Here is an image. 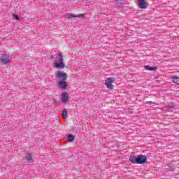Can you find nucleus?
I'll use <instances>...</instances> for the list:
<instances>
[{"instance_id": "f257e3e1", "label": "nucleus", "mask_w": 179, "mask_h": 179, "mask_svg": "<svg viewBox=\"0 0 179 179\" xmlns=\"http://www.w3.org/2000/svg\"><path fill=\"white\" fill-rule=\"evenodd\" d=\"M57 57H56V59H58L59 62H55V66L57 69H62L65 68V64H64V58L62 57V53L59 52L57 54Z\"/></svg>"}, {"instance_id": "f03ea898", "label": "nucleus", "mask_w": 179, "mask_h": 179, "mask_svg": "<svg viewBox=\"0 0 179 179\" xmlns=\"http://www.w3.org/2000/svg\"><path fill=\"white\" fill-rule=\"evenodd\" d=\"M115 82V78L114 77H110L108 78L106 81H105V85L107 87V89H109V90H113L114 89V83Z\"/></svg>"}, {"instance_id": "7ed1b4c3", "label": "nucleus", "mask_w": 179, "mask_h": 179, "mask_svg": "<svg viewBox=\"0 0 179 179\" xmlns=\"http://www.w3.org/2000/svg\"><path fill=\"white\" fill-rule=\"evenodd\" d=\"M10 57L6 54H3L0 57V63L1 65H6L10 64Z\"/></svg>"}, {"instance_id": "20e7f679", "label": "nucleus", "mask_w": 179, "mask_h": 179, "mask_svg": "<svg viewBox=\"0 0 179 179\" xmlns=\"http://www.w3.org/2000/svg\"><path fill=\"white\" fill-rule=\"evenodd\" d=\"M148 162L146 156L141 155L137 156V164H145Z\"/></svg>"}, {"instance_id": "39448f33", "label": "nucleus", "mask_w": 179, "mask_h": 179, "mask_svg": "<svg viewBox=\"0 0 179 179\" xmlns=\"http://www.w3.org/2000/svg\"><path fill=\"white\" fill-rule=\"evenodd\" d=\"M138 6L140 9H146L149 6V3L145 0H138Z\"/></svg>"}, {"instance_id": "423d86ee", "label": "nucleus", "mask_w": 179, "mask_h": 179, "mask_svg": "<svg viewBox=\"0 0 179 179\" xmlns=\"http://www.w3.org/2000/svg\"><path fill=\"white\" fill-rule=\"evenodd\" d=\"M59 88L61 89V90H65L66 87H68V83L65 80H60L59 82H58Z\"/></svg>"}, {"instance_id": "0eeeda50", "label": "nucleus", "mask_w": 179, "mask_h": 179, "mask_svg": "<svg viewBox=\"0 0 179 179\" xmlns=\"http://www.w3.org/2000/svg\"><path fill=\"white\" fill-rule=\"evenodd\" d=\"M56 78H59L60 80H66L67 75L66 73H62L61 71H58L57 73L55 74Z\"/></svg>"}, {"instance_id": "6e6552de", "label": "nucleus", "mask_w": 179, "mask_h": 179, "mask_svg": "<svg viewBox=\"0 0 179 179\" xmlns=\"http://www.w3.org/2000/svg\"><path fill=\"white\" fill-rule=\"evenodd\" d=\"M69 100V94L68 92L62 93V103H66Z\"/></svg>"}, {"instance_id": "1a4fd4ad", "label": "nucleus", "mask_w": 179, "mask_h": 179, "mask_svg": "<svg viewBox=\"0 0 179 179\" xmlns=\"http://www.w3.org/2000/svg\"><path fill=\"white\" fill-rule=\"evenodd\" d=\"M66 17H68V19H72V17H78V18L83 19L85 17V14H78V15L67 14Z\"/></svg>"}, {"instance_id": "9d476101", "label": "nucleus", "mask_w": 179, "mask_h": 179, "mask_svg": "<svg viewBox=\"0 0 179 179\" xmlns=\"http://www.w3.org/2000/svg\"><path fill=\"white\" fill-rule=\"evenodd\" d=\"M129 162H131L132 164H138L137 157H130Z\"/></svg>"}, {"instance_id": "9b49d317", "label": "nucleus", "mask_w": 179, "mask_h": 179, "mask_svg": "<svg viewBox=\"0 0 179 179\" xmlns=\"http://www.w3.org/2000/svg\"><path fill=\"white\" fill-rule=\"evenodd\" d=\"M62 116L63 120H66V117H68V110H66V108H64L62 111Z\"/></svg>"}, {"instance_id": "f8f14e48", "label": "nucleus", "mask_w": 179, "mask_h": 179, "mask_svg": "<svg viewBox=\"0 0 179 179\" xmlns=\"http://www.w3.org/2000/svg\"><path fill=\"white\" fill-rule=\"evenodd\" d=\"M32 157L33 156L31 155V154L29 153L25 156L26 160L27 162H28V163H31Z\"/></svg>"}, {"instance_id": "ddd939ff", "label": "nucleus", "mask_w": 179, "mask_h": 179, "mask_svg": "<svg viewBox=\"0 0 179 179\" xmlns=\"http://www.w3.org/2000/svg\"><path fill=\"white\" fill-rule=\"evenodd\" d=\"M67 141H68V142H73L75 141V136H73L72 134H69L67 136Z\"/></svg>"}, {"instance_id": "4468645a", "label": "nucleus", "mask_w": 179, "mask_h": 179, "mask_svg": "<svg viewBox=\"0 0 179 179\" xmlns=\"http://www.w3.org/2000/svg\"><path fill=\"white\" fill-rule=\"evenodd\" d=\"M145 68L148 71H156V70H157V67H156V66H145Z\"/></svg>"}, {"instance_id": "2eb2a0df", "label": "nucleus", "mask_w": 179, "mask_h": 179, "mask_svg": "<svg viewBox=\"0 0 179 179\" xmlns=\"http://www.w3.org/2000/svg\"><path fill=\"white\" fill-rule=\"evenodd\" d=\"M172 80H173V83H179V77L173 76L172 78Z\"/></svg>"}, {"instance_id": "dca6fc26", "label": "nucleus", "mask_w": 179, "mask_h": 179, "mask_svg": "<svg viewBox=\"0 0 179 179\" xmlns=\"http://www.w3.org/2000/svg\"><path fill=\"white\" fill-rule=\"evenodd\" d=\"M13 19H15L16 20H19V15L13 14Z\"/></svg>"}]
</instances>
